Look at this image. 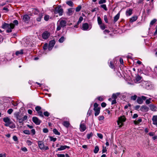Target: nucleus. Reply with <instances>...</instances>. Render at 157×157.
Returning <instances> with one entry per match:
<instances>
[{"label": "nucleus", "mask_w": 157, "mask_h": 157, "mask_svg": "<svg viewBox=\"0 0 157 157\" xmlns=\"http://www.w3.org/2000/svg\"><path fill=\"white\" fill-rule=\"evenodd\" d=\"M67 22L65 20H59L57 22V26L56 29L57 31H59L61 29V27H64L66 26Z\"/></svg>", "instance_id": "f257e3e1"}, {"label": "nucleus", "mask_w": 157, "mask_h": 157, "mask_svg": "<svg viewBox=\"0 0 157 157\" xmlns=\"http://www.w3.org/2000/svg\"><path fill=\"white\" fill-rule=\"evenodd\" d=\"M126 118L124 116H121L118 118V120L117 121L118 125L120 127H121L123 125V122L126 121Z\"/></svg>", "instance_id": "f03ea898"}, {"label": "nucleus", "mask_w": 157, "mask_h": 157, "mask_svg": "<svg viewBox=\"0 0 157 157\" xmlns=\"http://www.w3.org/2000/svg\"><path fill=\"white\" fill-rule=\"evenodd\" d=\"M38 144L39 148L42 150H47L49 149L48 146L44 145L43 142L42 141H39L38 142Z\"/></svg>", "instance_id": "7ed1b4c3"}, {"label": "nucleus", "mask_w": 157, "mask_h": 157, "mask_svg": "<svg viewBox=\"0 0 157 157\" xmlns=\"http://www.w3.org/2000/svg\"><path fill=\"white\" fill-rule=\"evenodd\" d=\"M54 12L56 14L59 13V16H62L63 13V10L60 6H58L55 8Z\"/></svg>", "instance_id": "20e7f679"}, {"label": "nucleus", "mask_w": 157, "mask_h": 157, "mask_svg": "<svg viewBox=\"0 0 157 157\" xmlns=\"http://www.w3.org/2000/svg\"><path fill=\"white\" fill-rule=\"evenodd\" d=\"M147 97L144 96H142L141 97H138L137 100V102L141 104L143 103V101L146 100Z\"/></svg>", "instance_id": "39448f33"}, {"label": "nucleus", "mask_w": 157, "mask_h": 157, "mask_svg": "<svg viewBox=\"0 0 157 157\" xmlns=\"http://www.w3.org/2000/svg\"><path fill=\"white\" fill-rule=\"evenodd\" d=\"M14 115L16 118L18 120L19 122L20 123H21L23 122L22 116L21 115H20L19 112L15 113Z\"/></svg>", "instance_id": "423d86ee"}, {"label": "nucleus", "mask_w": 157, "mask_h": 157, "mask_svg": "<svg viewBox=\"0 0 157 157\" xmlns=\"http://www.w3.org/2000/svg\"><path fill=\"white\" fill-rule=\"evenodd\" d=\"M3 121L6 123L5 125L6 126H8L11 124L10 119L8 117H4L3 118Z\"/></svg>", "instance_id": "0eeeda50"}, {"label": "nucleus", "mask_w": 157, "mask_h": 157, "mask_svg": "<svg viewBox=\"0 0 157 157\" xmlns=\"http://www.w3.org/2000/svg\"><path fill=\"white\" fill-rule=\"evenodd\" d=\"M33 122L36 125H39L41 122V121L39 120L37 117H34L32 118Z\"/></svg>", "instance_id": "6e6552de"}, {"label": "nucleus", "mask_w": 157, "mask_h": 157, "mask_svg": "<svg viewBox=\"0 0 157 157\" xmlns=\"http://www.w3.org/2000/svg\"><path fill=\"white\" fill-rule=\"evenodd\" d=\"M50 36V33L48 31H46L42 34V37L44 39H47Z\"/></svg>", "instance_id": "1a4fd4ad"}, {"label": "nucleus", "mask_w": 157, "mask_h": 157, "mask_svg": "<svg viewBox=\"0 0 157 157\" xmlns=\"http://www.w3.org/2000/svg\"><path fill=\"white\" fill-rule=\"evenodd\" d=\"M149 110V108L145 105H143L141 106L140 108V110L142 112H147Z\"/></svg>", "instance_id": "9d476101"}, {"label": "nucleus", "mask_w": 157, "mask_h": 157, "mask_svg": "<svg viewBox=\"0 0 157 157\" xmlns=\"http://www.w3.org/2000/svg\"><path fill=\"white\" fill-rule=\"evenodd\" d=\"M152 120L153 121V124L157 127V115L153 116Z\"/></svg>", "instance_id": "9b49d317"}, {"label": "nucleus", "mask_w": 157, "mask_h": 157, "mask_svg": "<svg viewBox=\"0 0 157 157\" xmlns=\"http://www.w3.org/2000/svg\"><path fill=\"white\" fill-rule=\"evenodd\" d=\"M14 27V24L11 23L10 24V26L9 28H8V29L6 30V32L7 33L11 32H12V29H13Z\"/></svg>", "instance_id": "f8f14e48"}, {"label": "nucleus", "mask_w": 157, "mask_h": 157, "mask_svg": "<svg viewBox=\"0 0 157 157\" xmlns=\"http://www.w3.org/2000/svg\"><path fill=\"white\" fill-rule=\"evenodd\" d=\"M86 129V125L81 122L80 125V131L83 132Z\"/></svg>", "instance_id": "ddd939ff"}, {"label": "nucleus", "mask_w": 157, "mask_h": 157, "mask_svg": "<svg viewBox=\"0 0 157 157\" xmlns=\"http://www.w3.org/2000/svg\"><path fill=\"white\" fill-rule=\"evenodd\" d=\"M29 19L30 17L28 15L25 14L23 16V20L25 22H28Z\"/></svg>", "instance_id": "4468645a"}, {"label": "nucleus", "mask_w": 157, "mask_h": 157, "mask_svg": "<svg viewBox=\"0 0 157 157\" xmlns=\"http://www.w3.org/2000/svg\"><path fill=\"white\" fill-rule=\"evenodd\" d=\"M69 148L70 147L69 146H68L66 145L60 146V147H59L57 149V151H62L65 149L66 148Z\"/></svg>", "instance_id": "2eb2a0df"}, {"label": "nucleus", "mask_w": 157, "mask_h": 157, "mask_svg": "<svg viewBox=\"0 0 157 157\" xmlns=\"http://www.w3.org/2000/svg\"><path fill=\"white\" fill-rule=\"evenodd\" d=\"M89 28V25L87 23L83 24L82 25V29L83 30H87Z\"/></svg>", "instance_id": "dca6fc26"}, {"label": "nucleus", "mask_w": 157, "mask_h": 157, "mask_svg": "<svg viewBox=\"0 0 157 157\" xmlns=\"http://www.w3.org/2000/svg\"><path fill=\"white\" fill-rule=\"evenodd\" d=\"M100 108H97V109H94V110L95 111L94 115L95 116H96L99 114L100 112Z\"/></svg>", "instance_id": "f3484780"}, {"label": "nucleus", "mask_w": 157, "mask_h": 157, "mask_svg": "<svg viewBox=\"0 0 157 157\" xmlns=\"http://www.w3.org/2000/svg\"><path fill=\"white\" fill-rule=\"evenodd\" d=\"M132 9H129L127 10L126 11V15L127 16H129L131 15L132 13Z\"/></svg>", "instance_id": "a211bd4d"}, {"label": "nucleus", "mask_w": 157, "mask_h": 157, "mask_svg": "<svg viewBox=\"0 0 157 157\" xmlns=\"http://www.w3.org/2000/svg\"><path fill=\"white\" fill-rule=\"evenodd\" d=\"M74 10L72 8H70L68 9L67 12V14L68 16H71L72 15L73 12Z\"/></svg>", "instance_id": "6ab92c4d"}, {"label": "nucleus", "mask_w": 157, "mask_h": 157, "mask_svg": "<svg viewBox=\"0 0 157 157\" xmlns=\"http://www.w3.org/2000/svg\"><path fill=\"white\" fill-rule=\"evenodd\" d=\"M138 18V17L137 16H134L132 17L130 19V22H132L134 21H135Z\"/></svg>", "instance_id": "aec40b11"}, {"label": "nucleus", "mask_w": 157, "mask_h": 157, "mask_svg": "<svg viewBox=\"0 0 157 157\" xmlns=\"http://www.w3.org/2000/svg\"><path fill=\"white\" fill-rule=\"evenodd\" d=\"M120 94V93H117L116 94H113L112 96V98H113L114 99H116L117 98V96L119 95Z\"/></svg>", "instance_id": "412c9836"}, {"label": "nucleus", "mask_w": 157, "mask_h": 157, "mask_svg": "<svg viewBox=\"0 0 157 157\" xmlns=\"http://www.w3.org/2000/svg\"><path fill=\"white\" fill-rule=\"evenodd\" d=\"M120 13H117L114 17V22H116L119 18Z\"/></svg>", "instance_id": "4be33fe9"}, {"label": "nucleus", "mask_w": 157, "mask_h": 157, "mask_svg": "<svg viewBox=\"0 0 157 157\" xmlns=\"http://www.w3.org/2000/svg\"><path fill=\"white\" fill-rule=\"evenodd\" d=\"M55 43V41L54 40L51 41L49 43V46L53 47Z\"/></svg>", "instance_id": "5701e85b"}, {"label": "nucleus", "mask_w": 157, "mask_h": 157, "mask_svg": "<svg viewBox=\"0 0 157 157\" xmlns=\"http://www.w3.org/2000/svg\"><path fill=\"white\" fill-rule=\"evenodd\" d=\"M144 86L147 89H149L151 88V85L149 83H146L145 84V85H144Z\"/></svg>", "instance_id": "b1692460"}, {"label": "nucleus", "mask_w": 157, "mask_h": 157, "mask_svg": "<svg viewBox=\"0 0 157 157\" xmlns=\"http://www.w3.org/2000/svg\"><path fill=\"white\" fill-rule=\"evenodd\" d=\"M63 124L65 127H68L69 126L70 124L69 122L66 121L63 122Z\"/></svg>", "instance_id": "393cba45"}, {"label": "nucleus", "mask_w": 157, "mask_h": 157, "mask_svg": "<svg viewBox=\"0 0 157 157\" xmlns=\"http://www.w3.org/2000/svg\"><path fill=\"white\" fill-rule=\"evenodd\" d=\"M23 54V50L21 49L20 51H17L15 53V54L17 56H18L19 55H22Z\"/></svg>", "instance_id": "a878e982"}, {"label": "nucleus", "mask_w": 157, "mask_h": 157, "mask_svg": "<svg viewBox=\"0 0 157 157\" xmlns=\"http://www.w3.org/2000/svg\"><path fill=\"white\" fill-rule=\"evenodd\" d=\"M53 133L56 135H60V133L56 128L54 129L53 130Z\"/></svg>", "instance_id": "bb28decb"}, {"label": "nucleus", "mask_w": 157, "mask_h": 157, "mask_svg": "<svg viewBox=\"0 0 157 157\" xmlns=\"http://www.w3.org/2000/svg\"><path fill=\"white\" fill-rule=\"evenodd\" d=\"M141 121L142 119L141 118H139L137 121H135L134 122L135 124L137 125Z\"/></svg>", "instance_id": "cd10ccee"}, {"label": "nucleus", "mask_w": 157, "mask_h": 157, "mask_svg": "<svg viewBox=\"0 0 157 157\" xmlns=\"http://www.w3.org/2000/svg\"><path fill=\"white\" fill-rule=\"evenodd\" d=\"M66 3L69 6L71 7H73L74 5L73 2L71 1L67 2Z\"/></svg>", "instance_id": "c85d7f7f"}, {"label": "nucleus", "mask_w": 157, "mask_h": 157, "mask_svg": "<svg viewBox=\"0 0 157 157\" xmlns=\"http://www.w3.org/2000/svg\"><path fill=\"white\" fill-rule=\"evenodd\" d=\"M10 25L8 24L5 23L2 26V28L3 29H5L7 28H9Z\"/></svg>", "instance_id": "c756f323"}, {"label": "nucleus", "mask_w": 157, "mask_h": 157, "mask_svg": "<svg viewBox=\"0 0 157 157\" xmlns=\"http://www.w3.org/2000/svg\"><path fill=\"white\" fill-rule=\"evenodd\" d=\"M152 111H155V106L153 104H151L149 105Z\"/></svg>", "instance_id": "7c9ffc66"}, {"label": "nucleus", "mask_w": 157, "mask_h": 157, "mask_svg": "<svg viewBox=\"0 0 157 157\" xmlns=\"http://www.w3.org/2000/svg\"><path fill=\"white\" fill-rule=\"evenodd\" d=\"M99 150V148L98 147V146H95V147L94 149V152L96 154L98 152Z\"/></svg>", "instance_id": "2f4dec72"}, {"label": "nucleus", "mask_w": 157, "mask_h": 157, "mask_svg": "<svg viewBox=\"0 0 157 157\" xmlns=\"http://www.w3.org/2000/svg\"><path fill=\"white\" fill-rule=\"evenodd\" d=\"M141 79V77L139 75H138L136 78V81L137 82H138Z\"/></svg>", "instance_id": "473e14b6"}, {"label": "nucleus", "mask_w": 157, "mask_h": 157, "mask_svg": "<svg viewBox=\"0 0 157 157\" xmlns=\"http://www.w3.org/2000/svg\"><path fill=\"white\" fill-rule=\"evenodd\" d=\"M97 20H98V23L99 25L103 23H102V21L101 20V19L100 17H98Z\"/></svg>", "instance_id": "72a5a7b5"}, {"label": "nucleus", "mask_w": 157, "mask_h": 157, "mask_svg": "<svg viewBox=\"0 0 157 157\" xmlns=\"http://www.w3.org/2000/svg\"><path fill=\"white\" fill-rule=\"evenodd\" d=\"M65 39V38H64V36H62L59 40V42L61 43H63Z\"/></svg>", "instance_id": "f704fd0d"}, {"label": "nucleus", "mask_w": 157, "mask_h": 157, "mask_svg": "<svg viewBox=\"0 0 157 157\" xmlns=\"http://www.w3.org/2000/svg\"><path fill=\"white\" fill-rule=\"evenodd\" d=\"M41 108L39 106H37L35 107V110L37 112L40 111Z\"/></svg>", "instance_id": "c9c22d12"}, {"label": "nucleus", "mask_w": 157, "mask_h": 157, "mask_svg": "<svg viewBox=\"0 0 157 157\" xmlns=\"http://www.w3.org/2000/svg\"><path fill=\"white\" fill-rule=\"evenodd\" d=\"M23 133L26 135H30V131L29 130H24L23 131Z\"/></svg>", "instance_id": "e433bc0d"}, {"label": "nucleus", "mask_w": 157, "mask_h": 157, "mask_svg": "<svg viewBox=\"0 0 157 157\" xmlns=\"http://www.w3.org/2000/svg\"><path fill=\"white\" fill-rule=\"evenodd\" d=\"M99 25L101 28L102 30H104L105 29V27L104 23H102L101 24Z\"/></svg>", "instance_id": "4c0bfd02"}, {"label": "nucleus", "mask_w": 157, "mask_h": 157, "mask_svg": "<svg viewBox=\"0 0 157 157\" xmlns=\"http://www.w3.org/2000/svg\"><path fill=\"white\" fill-rule=\"evenodd\" d=\"M137 98V96L136 95H135L133 96H132L131 97V99L132 100L135 101L136 99Z\"/></svg>", "instance_id": "58836bf2"}, {"label": "nucleus", "mask_w": 157, "mask_h": 157, "mask_svg": "<svg viewBox=\"0 0 157 157\" xmlns=\"http://www.w3.org/2000/svg\"><path fill=\"white\" fill-rule=\"evenodd\" d=\"M81 9V6H78L75 9V10L76 12H79V11Z\"/></svg>", "instance_id": "ea45409f"}, {"label": "nucleus", "mask_w": 157, "mask_h": 157, "mask_svg": "<svg viewBox=\"0 0 157 157\" xmlns=\"http://www.w3.org/2000/svg\"><path fill=\"white\" fill-rule=\"evenodd\" d=\"M49 17L50 16L48 15H45L44 17V20L46 21H48L49 20Z\"/></svg>", "instance_id": "a19ab883"}, {"label": "nucleus", "mask_w": 157, "mask_h": 157, "mask_svg": "<svg viewBox=\"0 0 157 157\" xmlns=\"http://www.w3.org/2000/svg\"><path fill=\"white\" fill-rule=\"evenodd\" d=\"M37 113L39 116L42 117H44V115H43V112L42 111H40Z\"/></svg>", "instance_id": "79ce46f5"}, {"label": "nucleus", "mask_w": 157, "mask_h": 157, "mask_svg": "<svg viewBox=\"0 0 157 157\" xmlns=\"http://www.w3.org/2000/svg\"><path fill=\"white\" fill-rule=\"evenodd\" d=\"M83 19V18L82 17H80L79 19V20L77 22V25H78L79 23H80L82 21Z\"/></svg>", "instance_id": "37998d69"}, {"label": "nucleus", "mask_w": 157, "mask_h": 157, "mask_svg": "<svg viewBox=\"0 0 157 157\" xmlns=\"http://www.w3.org/2000/svg\"><path fill=\"white\" fill-rule=\"evenodd\" d=\"M101 6L105 10L107 11V8L106 7V5L105 4H102Z\"/></svg>", "instance_id": "c03bdc74"}, {"label": "nucleus", "mask_w": 157, "mask_h": 157, "mask_svg": "<svg viewBox=\"0 0 157 157\" xmlns=\"http://www.w3.org/2000/svg\"><path fill=\"white\" fill-rule=\"evenodd\" d=\"M104 20L106 23H108V22L107 17L106 15H105L104 16Z\"/></svg>", "instance_id": "a18cd8bd"}, {"label": "nucleus", "mask_w": 157, "mask_h": 157, "mask_svg": "<svg viewBox=\"0 0 157 157\" xmlns=\"http://www.w3.org/2000/svg\"><path fill=\"white\" fill-rule=\"evenodd\" d=\"M156 19H154L152 20L150 22V25H152L153 24H154L155 23L156 21Z\"/></svg>", "instance_id": "49530a36"}, {"label": "nucleus", "mask_w": 157, "mask_h": 157, "mask_svg": "<svg viewBox=\"0 0 157 157\" xmlns=\"http://www.w3.org/2000/svg\"><path fill=\"white\" fill-rule=\"evenodd\" d=\"M44 115L46 117H48L50 113L46 111L44 113Z\"/></svg>", "instance_id": "de8ad7c7"}, {"label": "nucleus", "mask_w": 157, "mask_h": 157, "mask_svg": "<svg viewBox=\"0 0 157 157\" xmlns=\"http://www.w3.org/2000/svg\"><path fill=\"white\" fill-rule=\"evenodd\" d=\"M13 111V109H10L8 110L7 112L8 114H10L12 113Z\"/></svg>", "instance_id": "09e8293b"}, {"label": "nucleus", "mask_w": 157, "mask_h": 157, "mask_svg": "<svg viewBox=\"0 0 157 157\" xmlns=\"http://www.w3.org/2000/svg\"><path fill=\"white\" fill-rule=\"evenodd\" d=\"M92 135L93 134L92 133L87 134V138L88 139H89L92 136Z\"/></svg>", "instance_id": "8fccbe9b"}, {"label": "nucleus", "mask_w": 157, "mask_h": 157, "mask_svg": "<svg viewBox=\"0 0 157 157\" xmlns=\"http://www.w3.org/2000/svg\"><path fill=\"white\" fill-rule=\"evenodd\" d=\"M51 141H52L54 142L56 140V138H54L52 136H50L49 137Z\"/></svg>", "instance_id": "3c124183"}, {"label": "nucleus", "mask_w": 157, "mask_h": 157, "mask_svg": "<svg viewBox=\"0 0 157 157\" xmlns=\"http://www.w3.org/2000/svg\"><path fill=\"white\" fill-rule=\"evenodd\" d=\"M98 104L97 103H95L94 105V109H97V108H100V107H98Z\"/></svg>", "instance_id": "603ef678"}, {"label": "nucleus", "mask_w": 157, "mask_h": 157, "mask_svg": "<svg viewBox=\"0 0 157 157\" xmlns=\"http://www.w3.org/2000/svg\"><path fill=\"white\" fill-rule=\"evenodd\" d=\"M151 98H149L148 99H147L146 101V103L147 104H149L151 103Z\"/></svg>", "instance_id": "864d4df0"}, {"label": "nucleus", "mask_w": 157, "mask_h": 157, "mask_svg": "<svg viewBox=\"0 0 157 157\" xmlns=\"http://www.w3.org/2000/svg\"><path fill=\"white\" fill-rule=\"evenodd\" d=\"M102 148H103L102 150V153L105 152L107 151L106 147H105L104 146H103Z\"/></svg>", "instance_id": "5fc2aeb1"}, {"label": "nucleus", "mask_w": 157, "mask_h": 157, "mask_svg": "<svg viewBox=\"0 0 157 157\" xmlns=\"http://www.w3.org/2000/svg\"><path fill=\"white\" fill-rule=\"evenodd\" d=\"M104 119V117L103 116H100L98 117V120L99 121L103 120Z\"/></svg>", "instance_id": "6e6d98bb"}, {"label": "nucleus", "mask_w": 157, "mask_h": 157, "mask_svg": "<svg viewBox=\"0 0 157 157\" xmlns=\"http://www.w3.org/2000/svg\"><path fill=\"white\" fill-rule=\"evenodd\" d=\"M98 136L101 139L103 138V135L102 134L100 133H97Z\"/></svg>", "instance_id": "4d7b16f0"}, {"label": "nucleus", "mask_w": 157, "mask_h": 157, "mask_svg": "<svg viewBox=\"0 0 157 157\" xmlns=\"http://www.w3.org/2000/svg\"><path fill=\"white\" fill-rule=\"evenodd\" d=\"M106 2L105 0H100L99 1V4H102L104 3H105Z\"/></svg>", "instance_id": "13d9d810"}, {"label": "nucleus", "mask_w": 157, "mask_h": 157, "mask_svg": "<svg viewBox=\"0 0 157 157\" xmlns=\"http://www.w3.org/2000/svg\"><path fill=\"white\" fill-rule=\"evenodd\" d=\"M31 133H32V135H34L35 133H36V131H35V130L34 129H32L31 130Z\"/></svg>", "instance_id": "bf43d9fd"}, {"label": "nucleus", "mask_w": 157, "mask_h": 157, "mask_svg": "<svg viewBox=\"0 0 157 157\" xmlns=\"http://www.w3.org/2000/svg\"><path fill=\"white\" fill-rule=\"evenodd\" d=\"M13 140L15 141H17L18 140L17 137L16 136H13Z\"/></svg>", "instance_id": "052dcab7"}, {"label": "nucleus", "mask_w": 157, "mask_h": 157, "mask_svg": "<svg viewBox=\"0 0 157 157\" xmlns=\"http://www.w3.org/2000/svg\"><path fill=\"white\" fill-rule=\"evenodd\" d=\"M98 100L101 101H103L104 100V98H103V97H101V96L98 97Z\"/></svg>", "instance_id": "680f3d73"}, {"label": "nucleus", "mask_w": 157, "mask_h": 157, "mask_svg": "<svg viewBox=\"0 0 157 157\" xmlns=\"http://www.w3.org/2000/svg\"><path fill=\"white\" fill-rule=\"evenodd\" d=\"M109 67L112 68H113L114 67L113 64V63H112L111 61L110 62V64H109Z\"/></svg>", "instance_id": "e2e57ef3"}, {"label": "nucleus", "mask_w": 157, "mask_h": 157, "mask_svg": "<svg viewBox=\"0 0 157 157\" xmlns=\"http://www.w3.org/2000/svg\"><path fill=\"white\" fill-rule=\"evenodd\" d=\"M21 150L23 151L26 152L27 151V149L25 147H22Z\"/></svg>", "instance_id": "0e129e2a"}, {"label": "nucleus", "mask_w": 157, "mask_h": 157, "mask_svg": "<svg viewBox=\"0 0 157 157\" xmlns=\"http://www.w3.org/2000/svg\"><path fill=\"white\" fill-rule=\"evenodd\" d=\"M43 132L44 133H47L48 131V129L47 128H44L43 129Z\"/></svg>", "instance_id": "69168bd1"}, {"label": "nucleus", "mask_w": 157, "mask_h": 157, "mask_svg": "<svg viewBox=\"0 0 157 157\" xmlns=\"http://www.w3.org/2000/svg\"><path fill=\"white\" fill-rule=\"evenodd\" d=\"M58 157H65V155L64 154H58L57 155Z\"/></svg>", "instance_id": "338daca9"}, {"label": "nucleus", "mask_w": 157, "mask_h": 157, "mask_svg": "<svg viewBox=\"0 0 157 157\" xmlns=\"http://www.w3.org/2000/svg\"><path fill=\"white\" fill-rule=\"evenodd\" d=\"M154 72L157 75V66H155L154 68Z\"/></svg>", "instance_id": "774afa93"}]
</instances>
